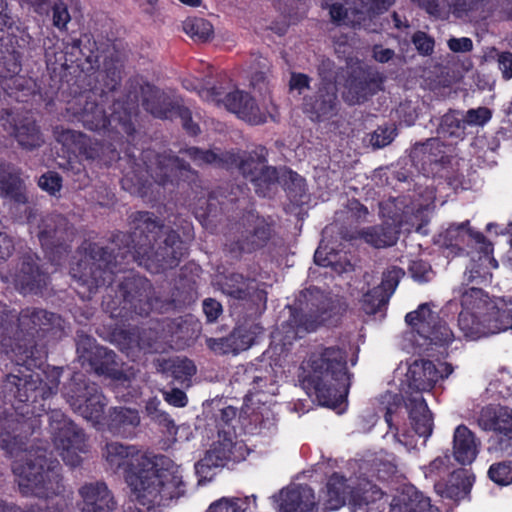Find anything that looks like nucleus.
I'll list each match as a JSON object with an SVG mask.
<instances>
[{"instance_id":"nucleus-31","label":"nucleus","mask_w":512,"mask_h":512,"mask_svg":"<svg viewBox=\"0 0 512 512\" xmlns=\"http://www.w3.org/2000/svg\"><path fill=\"white\" fill-rule=\"evenodd\" d=\"M480 440L466 425H458L453 434V456L461 465H470L480 451Z\"/></svg>"},{"instance_id":"nucleus-29","label":"nucleus","mask_w":512,"mask_h":512,"mask_svg":"<svg viewBox=\"0 0 512 512\" xmlns=\"http://www.w3.org/2000/svg\"><path fill=\"white\" fill-rule=\"evenodd\" d=\"M140 426V415L136 409L113 407L109 410L107 430L116 437L133 438Z\"/></svg>"},{"instance_id":"nucleus-43","label":"nucleus","mask_w":512,"mask_h":512,"mask_svg":"<svg viewBox=\"0 0 512 512\" xmlns=\"http://www.w3.org/2000/svg\"><path fill=\"white\" fill-rule=\"evenodd\" d=\"M491 253L483 252L478 253V258H471L469 265L466 267L465 275L469 282L476 284H486L490 282L492 274L489 269V264L492 263L490 257Z\"/></svg>"},{"instance_id":"nucleus-50","label":"nucleus","mask_w":512,"mask_h":512,"mask_svg":"<svg viewBox=\"0 0 512 512\" xmlns=\"http://www.w3.org/2000/svg\"><path fill=\"white\" fill-rule=\"evenodd\" d=\"M396 0H353L355 12L369 16H378L387 12Z\"/></svg>"},{"instance_id":"nucleus-11","label":"nucleus","mask_w":512,"mask_h":512,"mask_svg":"<svg viewBox=\"0 0 512 512\" xmlns=\"http://www.w3.org/2000/svg\"><path fill=\"white\" fill-rule=\"evenodd\" d=\"M76 352L82 367L98 376L113 381H126L123 362L111 349L99 345L96 339L85 333H77Z\"/></svg>"},{"instance_id":"nucleus-60","label":"nucleus","mask_w":512,"mask_h":512,"mask_svg":"<svg viewBox=\"0 0 512 512\" xmlns=\"http://www.w3.org/2000/svg\"><path fill=\"white\" fill-rule=\"evenodd\" d=\"M160 401L157 398L150 399L145 406V410L147 415L154 421L163 424L168 429L170 427H174V421L171 419L170 415L166 412H163L159 409Z\"/></svg>"},{"instance_id":"nucleus-22","label":"nucleus","mask_w":512,"mask_h":512,"mask_svg":"<svg viewBox=\"0 0 512 512\" xmlns=\"http://www.w3.org/2000/svg\"><path fill=\"white\" fill-rule=\"evenodd\" d=\"M453 372V367L447 362H440L439 367L431 360L419 359L410 364L406 378L408 388L416 395L430 391L439 380H444Z\"/></svg>"},{"instance_id":"nucleus-26","label":"nucleus","mask_w":512,"mask_h":512,"mask_svg":"<svg viewBox=\"0 0 512 512\" xmlns=\"http://www.w3.org/2000/svg\"><path fill=\"white\" fill-rule=\"evenodd\" d=\"M222 102L228 111L251 125H260L267 121L266 113L261 111L256 100L248 92L241 90L229 92Z\"/></svg>"},{"instance_id":"nucleus-47","label":"nucleus","mask_w":512,"mask_h":512,"mask_svg":"<svg viewBox=\"0 0 512 512\" xmlns=\"http://www.w3.org/2000/svg\"><path fill=\"white\" fill-rule=\"evenodd\" d=\"M144 332V330L135 326L128 329H120L114 336L121 350L146 349L150 348L151 345L143 341L142 334Z\"/></svg>"},{"instance_id":"nucleus-24","label":"nucleus","mask_w":512,"mask_h":512,"mask_svg":"<svg viewBox=\"0 0 512 512\" xmlns=\"http://www.w3.org/2000/svg\"><path fill=\"white\" fill-rule=\"evenodd\" d=\"M1 122L3 129L25 150L32 151L44 143L40 128L32 118L6 110Z\"/></svg>"},{"instance_id":"nucleus-5","label":"nucleus","mask_w":512,"mask_h":512,"mask_svg":"<svg viewBox=\"0 0 512 512\" xmlns=\"http://www.w3.org/2000/svg\"><path fill=\"white\" fill-rule=\"evenodd\" d=\"M0 301V352L12 361L42 366L48 355V343L61 332L60 315L43 308L26 307L17 316Z\"/></svg>"},{"instance_id":"nucleus-12","label":"nucleus","mask_w":512,"mask_h":512,"mask_svg":"<svg viewBox=\"0 0 512 512\" xmlns=\"http://www.w3.org/2000/svg\"><path fill=\"white\" fill-rule=\"evenodd\" d=\"M228 194L211 192L207 198H199L193 209L195 218L207 230L214 231L224 219H229L230 210L235 212L246 202L245 190L240 185H230Z\"/></svg>"},{"instance_id":"nucleus-38","label":"nucleus","mask_w":512,"mask_h":512,"mask_svg":"<svg viewBox=\"0 0 512 512\" xmlns=\"http://www.w3.org/2000/svg\"><path fill=\"white\" fill-rule=\"evenodd\" d=\"M276 170L277 180L270 185L268 193L266 195H257L260 197L270 196L273 188L279 183L282 185L287 196L292 202H302L307 190L305 179L302 176H300L297 172L286 167L281 169V173L277 168Z\"/></svg>"},{"instance_id":"nucleus-9","label":"nucleus","mask_w":512,"mask_h":512,"mask_svg":"<svg viewBox=\"0 0 512 512\" xmlns=\"http://www.w3.org/2000/svg\"><path fill=\"white\" fill-rule=\"evenodd\" d=\"M37 209L26 206L25 221L36 229V236L44 252L52 262L60 264L63 256L71 251L76 229L69 219L60 213H49L38 219Z\"/></svg>"},{"instance_id":"nucleus-27","label":"nucleus","mask_w":512,"mask_h":512,"mask_svg":"<svg viewBox=\"0 0 512 512\" xmlns=\"http://www.w3.org/2000/svg\"><path fill=\"white\" fill-rule=\"evenodd\" d=\"M314 490L307 484L280 491V512H317Z\"/></svg>"},{"instance_id":"nucleus-57","label":"nucleus","mask_w":512,"mask_h":512,"mask_svg":"<svg viewBox=\"0 0 512 512\" xmlns=\"http://www.w3.org/2000/svg\"><path fill=\"white\" fill-rule=\"evenodd\" d=\"M237 416V408L229 405L221 408L219 413L215 415L216 427L218 429V435L230 436V428L232 426V422L236 419Z\"/></svg>"},{"instance_id":"nucleus-37","label":"nucleus","mask_w":512,"mask_h":512,"mask_svg":"<svg viewBox=\"0 0 512 512\" xmlns=\"http://www.w3.org/2000/svg\"><path fill=\"white\" fill-rule=\"evenodd\" d=\"M391 512H432L431 500L415 486H405L393 499Z\"/></svg>"},{"instance_id":"nucleus-59","label":"nucleus","mask_w":512,"mask_h":512,"mask_svg":"<svg viewBox=\"0 0 512 512\" xmlns=\"http://www.w3.org/2000/svg\"><path fill=\"white\" fill-rule=\"evenodd\" d=\"M207 345L214 353L219 355H236L239 353L235 340L232 339L230 334L222 338H210L207 340Z\"/></svg>"},{"instance_id":"nucleus-58","label":"nucleus","mask_w":512,"mask_h":512,"mask_svg":"<svg viewBox=\"0 0 512 512\" xmlns=\"http://www.w3.org/2000/svg\"><path fill=\"white\" fill-rule=\"evenodd\" d=\"M321 7L329 10L330 19L334 25L341 26L345 23L348 17V9L342 1L322 0Z\"/></svg>"},{"instance_id":"nucleus-64","label":"nucleus","mask_w":512,"mask_h":512,"mask_svg":"<svg viewBox=\"0 0 512 512\" xmlns=\"http://www.w3.org/2000/svg\"><path fill=\"white\" fill-rule=\"evenodd\" d=\"M38 185L42 190L54 196L62 188V177L55 171H48L39 178Z\"/></svg>"},{"instance_id":"nucleus-41","label":"nucleus","mask_w":512,"mask_h":512,"mask_svg":"<svg viewBox=\"0 0 512 512\" xmlns=\"http://www.w3.org/2000/svg\"><path fill=\"white\" fill-rule=\"evenodd\" d=\"M347 479L344 475L334 472L328 478L326 484L325 509L338 510L344 505H348Z\"/></svg>"},{"instance_id":"nucleus-34","label":"nucleus","mask_w":512,"mask_h":512,"mask_svg":"<svg viewBox=\"0 0 512 512\" xmlns=\"http://www.w3.org/2000/svg\"><path fill=\"white\" fill-rule=\"evenodd\" d=\"M237 443L233 442L230 436H223V440L214 443L199 461L201 468L223 467L228 462H239L243 457L236 453Z\"/></svg>"},{"instance_id":"nucleus-6","label":"nucleus","mask_w":512,"mask_h":512,"mask_svg":"<svg viewBox=\"0 0 512 512\" xmlns=\"http://www.w3.org/2000/svg\"><path fill=\"white\" fill-rule=\"evenodd\" d=\"M350 376L346 350L339 346H321L309 355L300 382L320 405L336 408L348 396Z\"/></svg>"},{"instance_id":"nucleus-28","label":"nucleus","mask_w":512,"mask_h":512,"mask_svg":"<svg viewBox=\"0 0 512 512\" xmlns=\"http://www.w3.org/2000/svg\"><path fill=\"white\" fill-rule=\"evenodd\" d=\"M413 162L421 164L424 170L444 167L450 162L449 156L444 150L443 143L437 138L427 139L425 142H417L411 149Z\"/></svg>"},{"instance_id":"nucleus-55","label":"nucleus","mask_w":512,"mask_h":512,"mask_svg":"<svg viewBox=\"0 0 512 512\" xmlns=\"http://www.w3.org/2000/svg\"><path fill=\"white\" fill-rule=\"evenodd\" d=\"M177 118L181 120L183 129L190 136H197L200 134V127L197 123L193 122L192 112L188 107L177 103L175 109L172 112V116L169 119L173 120Z\"/></svg>"},{"instance_id":"nucleus-48","label":"nucleus","mask_w":512,"mask_h":512,"mask_svg":"<svg viewBox=\"0 0 512 512\" xmlns=\"http://www.w3.org/2000/svg\"><path fill=\"white\" fill-rule=\"evenodd\" d=\"M165 369L177 382L183 384L191 380L196 373L194 362L188 358H176L166 362Z\"/></svg>"},{"instance_id":"nucleus-40","label":"nucleus","mask_w":512,"mask_h":512,"mask_svg":"<svg viewBox=\"0 0 512 512\" xmlns=\"http://www.w3.org/2000/svg\"><path fill=\"white\" fill-rule=\"evenodd\" d=\"M460 304L462 310L484 314L494 310H501L490 300L488 294L481 288L471 287L460 291Z\"/></svg>"},{"instance_id":"nucleus-44","label":"nucleus","mask_w":512,"mask_h":512,"mask_svg":"<svg viewBox=\"0 0 512 512\" xmlns=\"http://www.w3.org/2000/svg\"><path fill=\"white\" fill-rule=\"evenodd\" d=\"M57 500L55 503L48 504L45 508L38 505H31L27 509L22 510L20 507L0 501V512H71L72 497L70 495L54 496Z\"/></svg>"},{"instance_id":"nucleus-32","label":"nucleus","mask_w":512,"mask_h":512,"mask_svg":"<svg viewBox=\"0 0 512 512\" xmlns=\"http://www.w3.org/2000/svg\"><path fill=\"white\" fill-rule=\"evenodd\" d=\"M384 495V491L371 480L359 479L354 486L350 487L348 507L352 512H367L368 507L380 501Z\"/></svg>"},{"instance_id":"nucleus-45","label":"nucleus","mask_w":512,"mask_h":512,"mask_svg":"<svg viewBox=\"0 0 512 512\" xmlns=\"http://www.w3.org/2000/svg\"><path fill=\"white\" fill-rule=\"evenodd\" d=\"M405 275V272L402 268L392 267L383 273L382 281L379 287L374 288L372 290V296L380 293L381 298L378 300V308L382 305H385L390 296L394 293L397 288L400 279Z\"/></svg>"},{"instance_id":"nucleus-10","label":"nucleus","mask_w":512,"mask_h":512,"mask_svg":"<svg viewBox=\"0 0 512 512\" xmlns=\"http://www.w3.org/2000/svg\"><path fill=\"white\" fill-rule=\"evenodd\" d=\"M405 321L416 333L417 346L427 356L433 357L435 352L443 355L455 339L451 328L439 313L431 310L428 303L420 304L418 309L407 313Z\"/></svg>"},{"instance_id":"nucleus-19","label":"nucleus","mask_w":512,"mask_h":512,"mask_svg":"<svg viewBox=\"0 0 512 512\" xmlns=\"http://www.w3.org/2000/svg\"><path fill=\"white\" fill-rule=\"evenodd\" d=\"M340 105L336 84L322 80L315 91L304 95L301 106L303 113L312 122L321 123L337 116Z\"/></svg>"},{"instance_id":"nucleus-52","label":"nucleus","mask_w":512,"mask_h":512,"mask_svg":"<svg viewBox=\"0 0 512 512\" xmlns=\"http://www.w3.org/2000/svg\"><path fill=\"white\" fill-rule=\"evenodd\" d=\"M248 505L246 499L223 497L211 503L207 512H245Z\"/></svg>"},{"instance_id":"nucleus-2","label":"nucleus","mask_w":512,"mask_h":512,"mask_svg":"<svg viewBox=\"0 0 512 512\" xmlns=\"http://www.w3.org/2000/svg\"><path fill=\"white\" fill-rule=\"evenodd\" d=\"M14 362L16 366L5 375L0 386L5 403L10 404L0 407V450L9 457L24 453L12 466L23 496L47 500L59 495L71 496L63 483L60 462L47 449L39 446L28 449L27 443L31 436L39 434L41 417L47 413L55 448L64 463L75 468L82 463L81 454L89 451L86 434L60 409L50 408L49 400L58 391V380L47 383L33 370L41 366Z\"/></svg>"},{"instance_id":"nucleus-62","label":"nucleus","mask_w":512,"mask_h":512,"mask_svg":"<svg viewBox=\"0 0 512 512\" xmlns=\"http://www.w3.org/2000/svg\"><path fill=\"white\" fill-rule=\"evenodd\" d=\"M52 23L58 30L63 31L71 20L68 6L63 1H57L52 6Z\"/></svg>"},{"instance_id":"nucleus-14","label":"nucleus","mask_w":512,"mask_h":512,"mask_svg":"<svg viewBox=\"0 0 512 512\" xmlns=\"http://www.w3.org/2000/svg\"><path fill=\"white\" fill-rule=\"evenodd\" d=\"M479 427L492 432L488 438V452L498 456L512 455V409L486 406L478 417Z\"/></svg>"},{"instance_id":"nucleus-36","label":"nucleus","mask_w":512,"mask_h":512,"mask_svg":"<svg viewBox=\"0 0 512 512\" xmlns=\"http://www.w3.org/2000/svg\"><path fill=\"white\" fill-rule=\"evenodd\" d=\"M0 197L13 206L27 205V187L19 171H2L0 174Z\"/></svg>"},{"instance_id":"nucleus-18","label":"nucleus","mask_w":512,"mask_h":512,"mask_svg":"<svg viewBox=\"0 0 512 512\" xmlns=\"http://www.w3.org/2000/svg\"><path fill=\"white\" fill-rule=\"evenodd\" d=\"M391 398L392 401L389 402L384 413V420L390 429L394 428L396 432L398 431V428L393 425V415L404 402L415 433L424 438H428L432 434L434 427L433 415L422 395L413 396L411 394L406 401H404L401 394H394Z\"/></svg>"},{"instance_id":"nucleus-51","label":"nucleus","mask_w":512,"mask_h":512,"mask_svg":"<svg viewBox=\"0 0 512 512\" xmlns=\"http://www.w3.org/2000/svg\"><path fill=\"white\" fill-rule=\"evenodd\" d=\"M470 224L469 220L460 224H453L446 229L443 235L444 244L447 247L463 250V245L466 243V226Z\"/></svg>"},{"instance_id":"nucleus-30","label":"nucleus","mask_w":512,"mask_h":512,"mask_svg":"<svg viewBox=\"0 0 512 512\" xmlns=\"http://www.w3.org/2000/svg\"><path fill=\"white\" fill-rule=\"evenodd\" d=\"M79 493L83 499L82 512H111L115 507L113 495L104 482L85 484Z\"/></svg>"},{"instance_id":"nucleus-1","label":"nucleus","mask_w":512,"mask_h":512,"mask_svg":"<svg viewBox=\"0 0 512 512\" xmlns=\"http://www.w3.org/2000/svg\"><path fill=\"white\" fill-rule=\"evenodd\" d=\"M46 64L52 94L67 102L64 117L106 137L110 141V160H120L122 147L129 146L136 132L133 116L138 110V91L132 87L122 97L113 99L111 113L107 115L103 104L122 80L123 64L115 46L84 33L65 43L62 51L54 53V60L47 52ZM125 154L130 170L124 173L121 186L132 195L156 200L152 196L155 184L195 195L202 190L199 172L171 152L143 150L144 167L128 152V147Z\"/></svg>"},{"instance_id":"nucleus-46","label":"nucleus","mask_w":512,"mask_h":512,"mask_svg":"<svg viewBox=\"0 0 512 512\" xmlns=\"http://www.w3.org/2000/svg\"><path fill=\"white\" fill-rule=\"evenodd\" d=\"M263 327L258 323H244L237 325L230 335L235 340V345L238 352L249 349L254 343L257 336L262 333Z\"/></svg>"},{"instance_id":"nucleus-13","label":"nucleus","mask_w":512,"mask_h":512,"mask_svg":"<svg viewBox=\"0 0 512 512\" xmlns=\"http://www.w3.org/2000/svg\"><path fill=\"white\" fill-rule=\"evenodd\" d=\"M63 395L73 411L84 419L98 423L103 417L106 398L100 386L84 375L73 376L64 387Z\"/></svg>"},{"instance_id":"nucleus-63","label":"nucleus","mask_w":512,"mask_h":512,"mask_svg":"<svg viewBox=\"0 0 512 512\" xmlns=\"http://www.w3.org/2000/svg\"><path fill=\"white\" fill-rule=\"evenodd\" d=\"M411 277L419 282H428L432 273L431 265L422 259L412 260L408 266Z\"/></svg>"},{"instance_id":"nucleus-15","label":"nucleus","mask_w":512,"mask_h":512,"mask_svg":"<svg viewBox=\"0 0 512 512\" xmlns=\"http://www.w3.org/2000/svg\"><path fill=\"white\" fill-rule=\"evenodd\" d=\"M243 228L236 239L225 244L227 254L236 260L263 249L274 235L273 223L253 212L243 217Z\"/></svg>"},{"instance_id":"nucleus-23","label":"nucleus","mask_w":512,"mask_h":512,"mask_svg":"<svg viewBox=\"0 0 512 512\" xmlns=\"http://www.w3.org/2000/svg\"><path fill=\"white\" fill-rule=\"evenodd\" d=\"M53 135L67 153L85 160L103 161L104 144L94 141L83 132L56 126Z\"/></svg>"},{"instance_id":"nucleus-17","label":"nucleus","mask_w":512,"mask_h":512,"mask_svg":"<svg viewBox=\"0 0 512 512\" xmlns=\"http://www.w3.org/2000/svg\"><path fill=\"white\" fill-rule=\"evenodd\" d=\"M409 207L404 201L398 198H390L381 204L383 215L390 220L392 224L384 223L367 228L362 232V238L366 243L375 248H386L395 245L400 234V226L408 213Z\"/></svg>"},{"instance_id":"nucleus-25","label":"nucleus","mask_w":512,"mask_h":512,"mask_svg":"<svg viewBox=\"0 0 512 512\" xmlns=\"http://www.w3.org/2000/svg\"><path fill=\"white\" fill-rule=\"evenodd\" d=\"M132 87H137L138 102L141 98L142 106L146 112L159 119L171 118L172 112L178 102L172 101L156 86L150 83L140 85L138 83L131 82L127 86L125 93L132 89Z\"/></svg>"},{"instance_id":"nucleus-54","label":"nucleus","mask_w":512,"mask_h":512,"mask_svg":"<svg viewBox=\"0 0 512 512\" xmlns=\"http://www.w3.org/2000/svg\"><path fill=\"white\" fill-rule=\"evenodd\" d=\"M451 472L450 457L444 455L430 462L425 470V476L435 482L439 479H445Z\"/></svg>"},{"instance_id":"nucleus-7","label":"nucleus","mask_w":512,"mask_h":512,"mask_svg":"<svg viewBox=\"0 0 512 512\" xmlns=\"http://www.w3.org/2000/svg\"><path fill=\"white\" fill-rule=\"evenodd\" d=\"M179 152L188 156L198 166L213 165L227 171L237 170L253 185L256 194L266 195L270 185L277 180L276 167L267 164L268 150L262 145L249 152L229 150L217 153L196 146H187Z\"/></svg>"},{"instance_id":"nucleus-8","label":"nucleus","mask_w":512,"mask_h":512,"mask_svg":"<svg viewBox=\"0 0 512 512\" xmlns=\"http://www.w3.org/2000/svg\"><path fill=\"white\" fill-rule=\"evenodd\" d=\"M298 307L290 306L286 324L292 329L293 338L301 339L321 326L333 323V318L346 311V304L338 296L311 286L301 291Z\"/></svg>"},{"instance_id":"nucleus-42","label":"nucleus","mask_w":512,"mask_h":512,"mask_svg":"<svg viewBox=\"0 0 512 512\" xmlns=\"http://www.w3.org/2000/svg\"><path fill=\"white\" fill-rule=\"evenodd\" d=\"M466 123L460 111L449 110L441 117L437 133L442 138L463 139Z\"/></svg>"},{"instance_id":"nucleus-56","label":"nucleus","mask_w":512,"mask_h":512,"mask_svg":"<svg viewBox=\"0 0 512 512\" xmlns=\"http://www.w3.org/2000/svg\"><path fill=\"white\" fill-rule=\"evenodd\" d=\"M177 118L181 120L183 129L190 136H197L200 134V127L197 123L193 122L192 112L188 107L177 103L175 109L172 112V116L169 119L173 120Z\"/></svg>"},{"instance_id":"nucleus-61","label":"nucleus","mask_w":512,"mask_h":512,"mask_svg":"<svg viewBox=\"0 0 512 512\" xmlns=\"http://www.w3.org/2000/svg\"><path fill=\"white\" fill-rule=\"evenodd\" d=\"M411 41L422 56H430L434 52L435 40L424 31H416L412 35Z\"/></svg>"},{"instance_id":"nucleus-35","label":"nucleus","mask_w":512,"mask_h":512,"mask_svg":"<svg viewBox=\"0 0 512 512\" xmlns=\"http://www.w3.org/2000/svg\"><path fill=\"white\" fill-rule=\"evenodd\" d=\"M201 267L195 263H188L180 269L176 280L172 298L174 302L185 305L191 303L197 293V280Z\"/></svg>"},{"instance_id":"nucleus-3","label":"nucleus","mask_w":512,"mask_h":512,"mask_svg":"<svg viewBox=\"0 0 512 512\" xmlns=\"http://www.w3.org/2000/svg\"><path fill=\"white\" fill-rule=\"evenodd\" d=\"M129 218L132 231H116L111 236L117 254L114 249L85 241L78 249L80 259L70 267L71 277L89 295L119 280L115 295L107 293L102 299V307L111 318L126 317L127 311L148 316L156 301L151 281L123 268L122 261L131 259L153 274L163 273L179 265L188 254L187 240L194 238L190 224L184 227L186 239H182L150 211H136Z\"/></svg>"},{"instance_id":"nucleus-49","label":"nucleus","mask_w":512,"mask_h":512,"mask_svg":"<svg viewBox=\"0 0 512 512\" xmlns=\"http://www.w3.org/2000/svg\"><path fill=\"white\" fill-rule=\"evenodd\" d=\"M488 478L498 486L512 484V461L502 460L492 463L487 472Z\"/></svg>"},{"instance_id":"nucleus-4","label":"nucleus","mask_w":512,"mask_h":512,"mask_svg":"<svg viewBox=\"0 0 512 512\" xmlns=\"http://www.w3.org/2000/svg\"><path fill=\"white\" fill-rule=\"evenodd\" d=\"M103 456L113 471L123 470L125 481L138 504L148 510L167 506L185 493L179 467L158 468V464L134 445L110 442Z\"/></svg>"},{"instance_id":"nucleus-16","label":"nucleus","mask_w":512,"mask_h":512,"mask_svg":"<svg viewBox=\"0 0 512 512\" xmlns=\"http://www.w3.org/2000/svg\"><path fill=\"white\" fill-rule=\"evenodd\" d=\"M458 327L469 340L505 332L512 329V308L484 314L462 310L458 316Z\"/></svg>"},{"instance_id":"nucleus-21","label":"nucleus","mask_w":512,"mask_h":512,"mask_svg":"<svg viewBox=\"0 0 512 512\" xmlns=\"http://www.w3.org/2000/svg\"><path fill=\"white\" fill-rule=\"evenodd\" d=\"M16 289L23 295H43L51 277L41 258L33 252H27L20 259L18 271L13 276Z\"/></svg>"},{"instance_id":"nucleus-53","label":"nucleus","mask_w":512,"mask_h":512,"mask_svg":"<svg viewBox=\"0 0 512 512\" xmlns=\"http://www.w3.org/2000/svg\"><path fill=\"white\" fill-rule=\"evenodd\" d=\"M184 31L192 38L206 41L212 36L213 27L203 18H195L184 22Z\"/></svg>"},{"instance_id":"nucleus-39","label":"nucleus","mask_w":512,"mask_h":512,"mask_svg":"<svg viewBox=\"0 0 512 512\" xmlns=\"http://www.w3.org/2000/svg\"><path fill=\"white\" fill-rule=\"evenodd\" d=\"M384 77L376 71H362L349 80V92L354 93L356 102L367 99L381 89Z\"/></svg>"},{"instance_id":"nucleus-33","label":"nucleus","mask_w":512,"mask_h":512,"mask_svg":"<svg viewBox=\"0 0 512 512\" xmlns=\"http://www.w3.org/2000/svg\"><path fill=\"white\" fill-rule=\"evenodd\" d=\"M472 484L466 470L454 469L445 479L436 480L434 489L443 498L459 501L470 493Z\"/></svg>"},{"instance_id":"nucleus-20","label":"nucleus","mask_w":512,"mask_h":512,"mask_svg":"<svg viewBox=\"0 0 512 512\" xmlns=\"http://www.w3.org/2000/svg\"><path fill=\"white\" fill-rule=\"evenodd\" d=\"M221 291L230 298L242 301L253 310L251 315H260L266 309L267 294L255 285V279L240 273L224 275L220 282Z\"/></svg>"}]
</instances>
